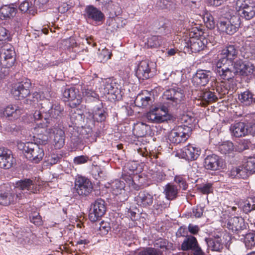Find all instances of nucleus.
<instances>
[{
    "instance_id": "obj_1",
    "label": "nucleus",
    "mask_w": 255,
    "mask_h": 255,
    "mask_svg": "<svg viewBox=\"0 0 255 255\" xmlns=\"http://www.w3.org/2000/svg\"><path fill=\"white\" fill-rule=\"evenodd\" d=\"M189 36V37L184 40V50L188 52L197 53L204 49L207 40L201 28L192 27Z\"/></svg>"
},
{
    "instance_id": "obj_2",
    "label": "nucleus",
    "mask_w": 255,
    "mask_h": 255,
    "mask_svg": "<svg viewBox=\"0 0 255 255\" xmlns=\"http://www.w3.org/2000/svg\"><path fill=\"white\" fill-rule=\"evenodd\" d=\"M168 112V107L164 104L151 109L146 113V118L151 123H161L169 119Z\"/></svg>"
},
{
    "instance_id": "obj_3",
    "label": "nucleus",
    "mask_w": 255,
    "mask_h": 255,
    "mask_svg": "<svg viewBox=\"0 0 255 255\" xmlns=\"http://www.w3.org/2000/svg\"><path fill=\"white\" fill-rule=\"evenodd\" d=\"M191 128L188 126H176L169 132L168 139L174 144L185 142L190 137Z\"/></svg>"
},
{
    "instance_id": "obj_4",
    "label": "nucleus",
    "mask_w": 255,
    "mask_h": 255,
    "mask_svg": "<svg viewBox=\"0 0 255 255\" xmlns=\"http://www.w3.org/2000/svg\"><path fill=\"white\" fill-rule=\"evenodd\" d=\"M23 151L25 157L35 163L41 161L44 155L43 149L38 144L33 142L24 144Z\"/></svg>"
},
{
    "instance_id": "obj_5",
    "label": "nucleus",
    "mask_w": 255,
    "mask_h": 255,
    "mask_svg": "<svg viewBox=\"0 0 255 255\" xmlns=\"http://www.w3.org/2000/svg\"><path fill=\"white\" fill-rule=\"evenodd\" d=\"M31 83L28 79L15 84L12 88L11 93L16 100H21L29 95Z\"/></svg>"
},
{
    "instance_id": "obj_6",
    "label": "nucleus",
    "mask_w": 255,
    "mask_h": 255,
    "mask_svg": "<svg viewBox=\"0 0 255 255\" xmlns=\"http://www.w3.org/2000/svg\"><path fill=\"white\" fill-rule=\"evenodd\" d=\"M63 99L68 102V106L71 108H76L82 102V97L78 89L71 87L66 89L63 93Z\"/></svg>"
},
{
    "instance_id": "obj_7",
    "label": "nucleus",
    "mask_w": 255,
    "mask_h": 255,
    "mask_svg": "<svg viewBox=\"0 0 255 255\" xmlns=\"http://www.w3.org/2000/svg\"><path fill=\"white\" fill-rule=\"evenodd\" d=\"M13 188L15 193H21L22 197L24 195L22 191L26 190L29 193H37L39 191L40 186L30 179H24L17 181Z\"/></svg>"
},
{
    "instance_id": "obj_8",
    "label": "nucleus",
    "mask_w": 255,
    "mask_h": 255,
    "mask_svg": "<svg viewBox=\"0 0 255 255\" xmlns=\"http://www.w3.org/2000/svg\"><path fill=\"white\" fill-rule=\"evenodd\" d=\"M234 68L235 72L241 76L250 78L255 76V67L250 62L237 60L234 63Z\"/></svg>"
},
{
    "instance_id": "obj_9",
    "label": "nucleus",
    "mask_w": 255,
    "mask_h": 255,
    "mask_svg": "<svg viewBox=\"0 0 255 255\" xmlns=\"http://www.w3.org/2000/svg\"><path fill=\"white\" fill-rule=\"evenodd\" d=\"M107 188L109 189L112 194L118 197L120 202L127 200L128 195L125 189V183L123 181L117 179L108 184Z\"/></svg>"
},
{
    "instance_id": "obj_10",
    "label": "nucleus",
    "mask_w": 255,
    "mask_h": 255,
    "mask_svg": "<svg viewBox=\"0 0 255 255\" xmlns=\"http://www.w3.org/2000/svg\"><path fill=\"white\" fill-rule=\"evenodd\" d=\"M163 99L169 101L173 106L183 103L185 100V94L180 88H174L166 90L163 93Z\"/></svg>"
},
{
    "instance_id": "obj_11",
    "label": "nucleus",
    "mask_w": 255,
    "mask_h": 255,
    "mask_svg": "<svg viewBox=\"0 0 255 255\" xmlns=\"http://www.w3.org/2000/svg\"><path fill=\"white\" fill-rule=\"evenodd\" d=\"M89 218L91 222H96L101 219L106 211L105 202L99 198L95 201L91 205Z\"/></svg>"
},
{
    "instance_id": "obj_12",
    "label": "nucleus",
    "mask_w": 255,
    "mask_h": 255,
    "mask_svg": "<svg viewBox=\"0 0 255 255\" xmlns=\"http://www.w3.org/2000/svg\"><path fill=\"white\" fill-rule=\"evenodd\" d=\"M74 188L78 195L86 196L92 192L93 186L88 178L80 176L75 179Z\"/></svg>"
},
{
    "instance_id": "obj_13",
    "label": "nucleus",
    "mask_w": 255,
    "mask_h": 255,
    "mask_svg": "<svg viewBox=\"0 0 255 255\" xmlns=\"http://www.w3.org/2000/svg\"><path fill=\"white\" fill-rule=\"evenodd\" d=\"M238 51L234 45H227L224 47L218 55L219 60L217 62L227 63L228 61L233 63L237 57Z\"/></svg>"
},
{
    "instance_id": "obj_14",
    "label": "nucleus",
    "mask_w": 255,
    "mask_h": 255,
    "mask_svg": "<svg viewBox=\"0 0 255 255\" xmlns=\"http://www.w3.org/2000/svg\"><path fill=\"white\" fill-rule=\"evenodd\" d=\"M250 4V0H237L236 7V16H255V7Z\"/></svg>"
},
{
    "instance_id": "obj_15",
    "label": "nucleus",
    "mask_w": 255,
    "mask_h": 255,
    "mask_svg": "<svg viewBox=\"0 0 255 255\" xmlns=\"http://www.w3.org/2000/svg\"><path fill=\"white\" fill-rule=\"evenodd\" d=\"M206 27L208 28L212 29L216 25L218 29L222 31L229 34L230 31V25L229 23V19H220L216 22L214 17H201Z\"/></svg>"
},
{
    "instance_id": "obj_16",
    "label": "nucleus",
    "mask_w": 255,
    "mask_h": 255,
    "mask_svg": "<svg viewBox=\"0 0 255 255\" xmlns=\"http://www.w3.org/2000/svg\"><path fill=\"white\" fill-rule=\"evenodd\" d=\"M6 190L0 193V204L7 206L22 198V193H15L14 188L12 189L6 186Z\"/></svg>"
},
{
    "instance_id": "obj_17",
    "label": "nucleus",
    "mask_w": 255,
    "mask_h": 255,
    "mask_svg": "<svg viewBox=\"0 0 255 255\" xmlns=\"http://www.w3.org/2000/svg\"><path fill=\"white\" fill-rule=\"evenodd\" d=\"M134 71L135 75L139 80H146L151 76L149 62L146 60H142L136 63Z\"/></svg>"
},
{
    "instance_id": "obj_18",
    "label": "nucleus",
    "mask_w": 255,
    "mask_h": 255,
    "mask_svg": "<svg viewBox=\"0 0 255 255\" xmlns=\"http://www.w3.org/2000/svg\"><path fill=\"white\" fill-rule=\"evenodd\" d=\"M49 119L44 118L42 122L37 123L36 126L33 128V133L37 136V138L45 142L48 140V134L49 133V128L47 129L48 124L50 123Z\"/></svg>"
},
{
    "instance_id": "obj_19",
    "label": "nucleus",
    "mask_w": 255,
    "mask_h": 255,
    "mask_svg": "<svg viewBox=\"0 0 255 255\" xmlns=\"http://www.w3.org/2000/svg\"><path fill=\"white\" fill-rule=\"evenodd\" d=\"M204 167L207 170L216 171L223 168V159L215 154L207 155L204 159Z\"/></svg>"
},
{
    "instance_id": "obj_20",
    "label": "nucleus",
    "mask_w": 255,
    "mask_h": 255,
    "mask_svg": "<svg viewBox=\"0 0 255 255\" xmlns=\"http://www.w3.org/2000/svg\"><path fill=\"white\" fill-rule=\"evenodd\" d=\"M49 133H52V143L55 149H60L65 144V134L64 131L59 127L49 128Z\"/></svg>"
},
{
    "instance_id": "obj_21",
    "label": "nucleus",
    "mask_w": 255,
    "mask_h": 255,
    "mask_svg": "<svg viewBox=\"0 0 255 255\" xmlns=\"http://www.w3.org/2000/svg\"><path fill=\"white\" fill-rule=\"evenodd\" d=\"M226 227L233 233H238L246 228L244 219L241 217H231L227 220Z\"/></svg>"
},
{
    "instance_id": "obj_22",
    "label": "nucleus",
    "mask_w": 255,
    "mask_h": 255,
    "mask_svg": "<svg viewBox=\"0 0 255 255\" xmlns=\"http://www.w3.org/2000/svg\"><path fill=\"white\" fill-rule=\"evenodd\" d=\"M181 157L188 160H196L201 153L200 149L194 145L189 144L181 150Z\"/></svg>"
},
{
    "instance_id": "obj_23",
    "label": "nucleus",
    "mask_w": 255,
    "mask_h": 255,
    "mask_svg": "<svg viewBox=\"0 0 255 255\" xmlns=\"http://www.w3.org/2000/svg\"><path fill=\"white\" fill-rule=\"evenodd\" d=\"M104 94H111L118 98V96L121 94L120 85L113 79L108 78L104 82Z\"/></svg>"
},
{
    "instance_id": "obj_24",
    "label": "nucleus",
    "mask_w": 255,
    "mask_h": 255,
    "mask_svg": "<svg viewBox=\"0 0 255 255\" xmlns=\"http://www.w3.org/2000/svg\"><path fill=\"white\" fill-rule=\"evenodd\" d=\"M222 62H217L215 72L221 79L229 81L233 79L235 76V72H233L226 65Z\"/></svg>"
},
{
    "instance_id": "obj_25",
    "label": "nucleus",
    "mask_w": 255,
    "mask_h": 255,
    "mask_svg": "<svg viewBox=\"0 0 255 255\" xmlns=\"http://www.w3.org/2000/svg\"><path fill=\"white\" fill-rule=\"evenodd\" d=\"M14 55L15 52L13 47L4 48L0 55V62L2 66L5 68L12 67L15 61Z\"/></svg>"
},
{
    "instance_id": "obj_26",
    "label": "nucleus",
    "mask_w": 255,
    "mask_h": 255,
    "mask_svg": "<svg viewBox=\"0 0 255 255\" xmlns=\"http://www.w3.org/2000/svg\"><path fill=\"white\" fill-rule=\"evenodd\" d=\"M23 113V110L15 104L8 105L3 111V115L10 121L18 119Z\"/></svg>"
},
{
    "instance_id": "obj_27",
    "label": "nucleus",
    "mask_w": 255,
    "mask_h": 255,
    "mask_svg": "<svg viewBox=\"0 0 255 255\" xmlns=\"http://www.w3.org/2000/svg\"><path fill=\"white\" fill-rule=\"evenodd\" d=\"M13 158L11 151L5 148L0 147V167L10 168L12 164Z\"/></svg>"
},
{
    "instance_id": "obj_28",
    "label": "nucleus",
    "mask_w": 255,
    "mask_h": 255,
    "mask_svg": "<svg viewBox=\"0 0 255 255\" xmlns=\"http://www.w3.org/2000/svg\"><path fill=\"white\" fill-rule=\"evenodd\" d=\"M210 71L199 69L192 78V83L196 86H205L209 82Z\"/></svg>"
},
{
    "instance_id": "obj_29",
    "label": "nucleus",
    "mask_w": 255,
    "mask_h": 255,
    "mask_svg": "<svg viewBox=\"0 0 255 255\" xmlns=\"http://www.w3.org/2000/svg\"><path fill=\"white\" fill-rule=\"evenodd\" d=\"M153 195L145 191L140 192L135 198L136 204L143 208L151 206L153 204Z\"/></svg>"
},
{
    "instance_id": "obj_30",
    "label": "nucleus",
    "mask_w": 255,
    "mask_h": 255,
    "mask_svg": "<svg viewBox=\"0 0 255 255\" xmlns=\"http://www.w3.org/2000/svg\"><path fill=\"white\" fill-rule=\"evenodd\" d=\"M141 178V176L132 177L130 175L126 174H122L121 177V179H123L126 182L131 190L135 191L139 190L143 185V182L140 181V179Z\"/></svg>"
},
{
    "instance_id": "obj_31",
    "label": "nucleus",
    "mask_w": 255,
    "mask_h": 255,
    "mask_svg": "<svg viewBox=\"0 0 255 255\" xmlns=\"http://www.w3.org/2000/svg\"><path fill=\"white\" fill-rule=\"evenodd\" d=\"M232 134L236 137L244 136L252 131L248 128V126L245 123L238 122L232 125L230 128Z\"/></svg>"
},
{
    "instance_id": "obj_32",
    "label": "nucleus",
    "mask_w": 255,
    "mask_h": 255,
    "mask_svg": "<svg viewBox=\"0 0 255 255\" xmlns=\"http://www.w3.org/2000/svg\"><path fill=\"white\" fill-rule=\"evenodd\" d=\"M134 102L137 107L145 108L152 104L153 100L151 94L144 91L137 95Z\"/></svg>"
},
{
    "instance_id": "obj_33",
    "label": "nucleus",
    "mask_w": 255,
    "mask_h": 255,
    "mask_svg": "<svg viewBox=\"0 0 255 255\" xmlns=\"http://www.w3.org/2000/svg\"><path fill=\"white\" fill-rule=\"evenodd\" d=\"M141 168L139 167L138 163L135 161L128 162L123 168L122 174L130 175L131 176H140L138 174L141 172Z\"/></svg>"
},
{
    "instance_id": "obj_34",
    "label": "nucleus",
    "mask_w": 255,
    "mask_h": 255,
    "mask_svg": "<svg viewBox=\"0 0 255 255\" xmlns=\"http://www.w3.org/2000/svg\"><path fill=\"white\" fill-rule=\"evenodd\" d=\"M198 246L199 244L196 238L193 236H188L186 237L182 243L181 248L184 251H193Z\"/></svg>"
},
{
    "instance_id": "obj_35",
    "label": "nucleus",
    "mask_w": 255,
    "mask_h": 255,
    "mask_svg": "<svg viewBox=\"0 0 255 255\" xmlns=\"http://www.w3.org/2000/svg\"><path fill=\"white\" fill-rule=\"evenodd\" d=\"M238 99L244 106H250L255 102L254 95L249 90H247L239 94Z\"/></svg>"
},
{
    "instance_id": "obj_36",
    "label": "nucleus",
    "mask_w": 255,
    "mask_h": 255,
    "mask_svg": "<svg viewBox=\"0 0 255 255\" xmlns=\"http://www.w3.org/2000/svg\"><path fill=\"white\" fill-rule=\"evenodd\" d=\"M149 127L143 122H139L134 124L133 132L137 137H143L147 133L149 129Z\"/></svg>"
},
{
    "instance_id": "obj_37",
    "label": "nucleus",
    "mask_w": 255,
    "mask_h": 255,
    "mask_svg": "<svg viewBox=\"0 0 255 255\" xmlns=\"http://www.w3.org/2000/svg\"><path fill=\"white\" fill-rule=\"evenodd\" d=\"M163 192L167 199L172 200L177 197L178 190L176 185L168 183L165 186Z\"/></svg>"
},
{
    "instance_id": "obj_38",
    "label": "nucleus",
    "mask_w": 255,
    "mask_h": 255,
    "mask_svg": "<svg viewBox=\"0 0 255 255\" xmlns=\"http://www.w3.org/2000/svg\"><path fill=\"white\" fill-rule=\"evenodd\" d=\"M16 17V19L13 20L11 18V17H3V18L0 17V25H6L8 23L10 22L12 27L15 30H16L17 28H19L21 26L22 22L20 18Z\"/></svg>"
},
{
    "instance_id": "obj_39",
    "label": "nucleus",
    "mask_w": 255,
    "mask_h": 255,
    "mask_svg": "<svg viewBox=\"0 0 255 255\" xmlns=\"http://www.w3.org/2000/svg\"><path fill=\"white\" fill-rule=\"evenodd\" d=\"M208 247L213 251L221 252L224 248L223 244L221 239L218 238L214 239L206 240Z\"/></svg>"
},
{
    "instance_id": "obj_40",
    "label": "nucleus",
    "mask_w": 255,
    "mask_h": 255,
    "mask_svg": "<svg viewBox=\"0 0 255 255\" xmlns=\"http://www.w3.org/2000/svg\"><path fill=\"white\" fill-rule=\"evenodd\" d=\"M107 113L103 108H95L92 112V118L95 121L102 122L107 117Z\"/></svg>"
},
{
    "instance_id": "obj_41",
    "label": "nucleus",
    "mask_w": 255,
    "mask_h": 255,
    "mask_svg": "<svg viewBox=\"0 0 255 255\" xmlns=\"http://www.w3.org/2000/svg\"><path fill=\"white\" fill-rule=\"evenodd\" d=\"M17 11L14 4L5 5L0 8V16H15Z\"/></svg>"
},
{
    "instance_id": "obj_42",
    "label": "nucleus",
    "mask_w": 255,
    "mask_h": 255,
    "mask_svg": "<svg viewBox=\"0 0 255 255\" xmlns=\"http://www.w3.org/2000/svg\"><path fill=\"white\" fill-rule=\"evenodd\" d=\"M19 10L23 13H26L33 15L37 14V9L33 6H30L29 2L27 0H24L20 4Z\"/></svg>"
},
{
    "instance_id": "obj_43",
    "label": "nucleus",
    "mask_w": 255,
    "mask_h": 255,
    "mask_svg": "<svg viewBox=\"0 0 255 255\" xmlns=\"http://www.w3.org/2000/svg\"><path fill=\"white\" fill-rule=\"evenodd\" d=\"M61 48L68 55L73 51V48L76 45V42L73 39L69 38L62 40Z\"/></svg>"
},
{
    "instance_id": "obj_44",
    "label": "nucleus",
    "mask_w": 255,
    "mask_h": 255,
    "mask_svg": "<svg viewBox=\"0 0 255 255\" xmlns=\"http://www.w3.org/2000/svg\"><path fill=\"white\" fill-rule=\"evenodd\" d=\"M63 112V108L58 104H54L52 105L48 112L50 117L53 119H58L61 117Z\"/></svg>"
},
{
    "instance_id": "obj_45",
    "label": "nucleus",
    "mask_w": 255,
    "mask_h": 255,
    "mask_svg": "<svg viewBox=\"0 0 255 255\" xmlns=\"http://www.w3.org/2000/svg\"><path fill=\"white\" fill-rule=\"evenodd\" d=\"M234 149L232 142L227 141L223 142L218 146V150L222 154H226L231 153Z\"/></svg>"
},
{
    "instance_id": "obj_46",
    "label": "nucleus",
    "mask_w": 255,
    "mask_h": 255,
    "mask_svg": "<svg viewBox=\"0 0 255 255\" xmlns=\"http://www.w3.org/2000/svg\"><path fill=\"white\" fill-rule=\"evenodd\" d=\"M241 17H230L229 23L230 25V31L229 34H233L236 32L238 28L241 25Z\"/></svg>"
},
{
    "instance_id": "obj_47",
    "label": "nucleus",
    "mask_w": 255,
    "mask_h": 255,
    "mask_svg": "<svg viewBox=\"0 0 255 255\" xmlns=\"http://www.w3.org/2000/svg\"><path fill=\"white\" fill-rule=\"evenodd\" d=\"M244 243L247 249H252L255 247V234L249 233L246 234Z\"/></svg>"
},
{
    "instance_id": "obj_48",
    "label": "nucleus",
    "mask_w": 255,
    "mask_h": 255,
    "mask_svg": "<svg viewBox=\"0 0 255 255\" xmlns=\"http://www.w3.org/2000/svg\"><path fill=\"white\" fill-rule=\"evenodd\" d=\"M255 209V197L248 198L244 203L243 210L248 213Z\"/></svg>"
},
{
    "instance_id": "obj_49",
    "label": "nucleus",
    "mask_w": 255,
    "mask_h": 255,
    "mask_svg": "<svg viewBox=\"0 0 255 255\" xmlns=\"http://www.w3.org/2000/svg\"><path fill=\"white\" fill-rule=\"evenodd\" d=\"M137 255H163V252L152 247H147L140 251Z\"/></svg>"
},
{
    "instance_id": "obj_50",
    "label": "nucleus",
    "mask_w": 255,
    "mask_h": 255,
    "mask_svg": "<svg viewBox=\"0 0 255 255\" xmlns=\"http://www.w3.org/2000/svg\"><path fill=\"white\" fill-rule=\"evenodd\" d=\"M81 91L83 96L86 99H97L99 97L96 92L90 87L84 86L81 88Z\"/></svg>"
},
{
    "instance_id": "obj_51",
    "label": "nucleus",
    "mask_w": 255,
    "mask_h": 255,
    "mask_svg": "<svg viewBox=\"0 0 255 255\" xmlns=\"http://www.w3.org/2000/svg\"><path fill=\"white\" fill-rule=\"evenodd\" d=\"M87 16H104L102 12L92 5H87L85 9Z\"/></svg>"
},
{
    "instance_id": "obj_52",
    "label": "nucleus",
    "mask_w": 255,
    "mask_h": 255,
    "mask_svg": "<svg viewBox=\"0 0 255 255\" xmlns=\"http://www.w3.org/2000/svg\"><path fill=\"white\" fill-rule=\"evenodd\" d=\"M10 34L9 31L3 26H0V44L4 42L10 41Z\"/></svg>"
},
{
    "instance_id": "obj_53",
    "label": "nucleus",
    "mask_w": 255,
    "mask_h": 255,
    "mask_svg": "<svg viewBox=\"0 0 255 255\" xmlns=\"http://www.w3.org/2000/svg\"><path fill=\"white\" fill-rule=\"evenodd\" d=\"M181 120L183 124L180 126H188V127L191 128L192 131L193 125L195 121L194 117L189 116L188 115H183Z\"/></svg>"
},
{
    "instance_id": "obj_54",
    "label": "nucleus",
    "mask_w": 255,
    "mask_h": 255,
    "mask_svg": "<svg viewBox=\"0 0 255 255\" xmlns=\"http://www.w3.org/2000/svg\"><path fill=\"white\" fill-rule=\"evenodd\" d=\"M203 99L207 102H213L216 101L218 97L214 92L210 91H205L203 93Z\"/></svg>"
},
{
    "instance_id": "obj_55",
    "label": "nucleus",
    "mask_w": 255,
    "mask_h": 255,
    "mask_svg": "<svg viewBox=\"0 0 255 255\" xmlns=\"http://www.w3.org/2000/svg\"><path fill=\"white\" fill-rule=\"evenodd\" d=\"M174 181L178 184L179 187L183 190H185L188 188V185L186 183L185 177L181 175H176L174 177Z\"/></svg>"
},
{
    "instance_id": "obj_56",
    "label": "nucleus",
    "mask_w": 255,
    "mask_h": 255,
    "mask_svg": "<svg viewBox=\"0 0 255 255\" xmlns=\"http://www.w3.org/2000/svg\"><path fill=\"white\" fill-rule=\"evenodd\" d=\"M246 167L248 168L250 174L255 173V157H250L248 158L247 161L244 163Z\"/></svg>"
},
{
    "instance_id": "obj_57",
    "label": "nucleus",
    "mask_w": 255,
    "mask_h": 255,
    "mask_svg": "<svg viewBox=\"0 0 255 255\" xmlns=\"http://www.w3.org/2000/svg\"><path fill=\"white\" fill-rule=\"evenodd\" d=\"M41 100V95L40 93L35 92L27 96V98L25 100V102L27 104H31L32 102H37L38 100Z\"/></svg>"
},
{
    "instance_id": "obj_58",
    "label": "nucleus",
    "mask_w": 255,
    "mask_h": 255,
    "mask_svg": "<svg viewBox=\"0 0 255 255\" xmlns=\"http://www.w3.org/2000/svg\"><path fill=\"white\" fill-rule=\"evenodd\" d=\"M161 37L159 36L154 35L149 38L148 40V44L151 47H157L160 45Z\"/></svg>"
},
{
    "instance_id": "obj_59",
    "label": "nucleus",
    "mask_w": 255,
    "mask_h": 255,
    "mask_svg": "<svg viewBox=\"0 0 255 255\" xmlns=\"http://www.w3.org/2000/svg\"><path fill=\"white\" fill-rule=\"evenodd\" d=\"M30 222L36 226H39L42 224V219L39 214L34 212L29 216Z\"/></svg>"
},
{
    "instance_id": "obj_60",
    "label": "nucleus",
    "mask_w": 255,
    "mask_h": 255,
    "mask_svg": "<svg viewBox=\"0 0 255 255\" xmlns=\"http://www.w3.org/2000/svg\"><path fill=\"white\" fill-rule=\"evenodd\" d=\"M248 168L246 167L245 163L238 167V170L239 175V178H246L250 174V172Z\"/></svg>"
},
{
    "instance_id": "obj_61",
    "label": "nucleus",
    "mask_w": 255,
    "mask_h": 255,
    "mask_svg": "<svg viewBox=\"0 0 255 255\" xmlns=\"http://www.w3.org/2000/svg\"><path fill=\"white\" fill-rule=\"evenodd\" d=\"M215 90L220 96L228 93V88L225 86V84L223 82L217 84Z\"/></svg>"
},
{
    "instance_id": "obj_62",
    "label": "nucleus",
    "mask_w": 255,
    "mask_h": 255,
    "mask_svg": "<svg viewBox=\"0 0 255 255\" xmlns=\"http://www.w3.org/2000/svg\"><path fill=\"white\" fill-rule=\"evenodd\" d=\"M49 0H34V7L38 8L39 11L43 10L46 6Z\"/></svg>"
},
{
    "instance_id": "obj_63",
    "label": "nucleus",
    "mask_w": 255,
    "mask_h": 255,
    "mask_svg": "<svg viewBox=\"0 0 255 255\" xmlns=\"http://www.w3.org/2000/svg\"><path fill=\"white\" fill-rule=\"evenodd\" d=\"M88 22L93 25H99L104 20V17H86Z\"/></svg>"
},
{
    "instance_id": "obj_64",
    "label": "nucleus",
    "mask_w": 255,
    "mask_h": 255,
    "mask_svg": "<svg viewBox=\"0 0 255 255\" xmlns=\"http://www.w3.org/2000/svg\"><path fill=\"white\" fill-rule=\"evenodd\" d=\"M198 190L204 194H208L212 192V184L210 183H207L203 185L198 188Z\"/></svg>"
}]
</instances>
